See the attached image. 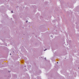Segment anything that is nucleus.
<instances>
[{"instance_id": "obj_4", "label": "nucleus", "mask_w": 79, "mask_h": 79, "mask_svg": "<svg viewBox=\"0 0 79 79\" xmlns=\"http://www.w3.org/2000/svg\"><path fill=\"white\" fill-rule=\"evenodd\" d=\"M10 55H11V54H10Z\"/></svg>"}, {"instance_id": "obj_3", "label": "nucleus", "mask_w": 79, "mask_h": 79, "mask_svg": "<svg viewBox=\"0 0 79 79\" xmlns=\"http://www.w3.org/2000/svg\"><path fill=\"white\" fill-rule=\"evenodd\" d=\"M27 21H26V23H27Z\"/></svg>"}, {"instance_id": "obj_2", "label": "nucleus", "mask_w": 79, "mask_h": 79, "mask_svg": "<svg viewBox=\"0 0 79 79\" xmlns=\"http://www.w3.org/2000/svg\"><path fill=\"white\" fill-rule=\"evenodd\" d=\"M45 50H44V51H45Z\"/></svg>"}, {"instance_id": "obj_5", "label": "nucleus", "mask_w": 79, "mask_h": 79, "mask_svg": "<svg viewBox=\"0 0 79 79\" xmlns=\"http://www.w3.org/2000/svg\"><path fill=\"white\" fill-rule=\"evenodd\" d=\"M58 63V62H57V63Z\"/></svg>"}, {"instance_id": "obj_1", "label": "nucleus", "mask_w": 79, "mask_h": 79, "mask_svg": "<svg viewBox=\"0 0 79 79\" xmlns=\"http://www.w3.org/2000/svg\"><path fill=\"white\" fill-rule=\"evenodd\" d=\"M12 13H13V11H11Z\"/></svg>"}]
</instances>
